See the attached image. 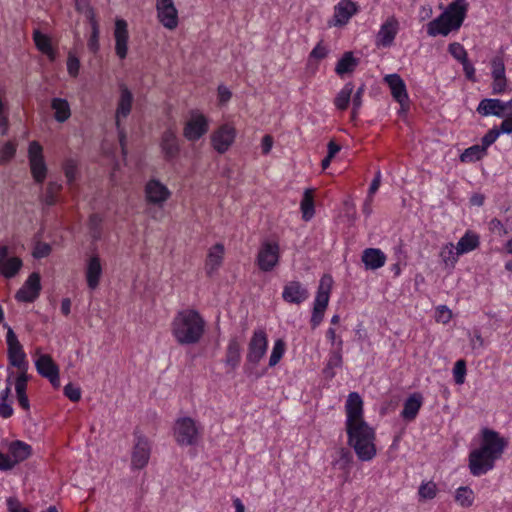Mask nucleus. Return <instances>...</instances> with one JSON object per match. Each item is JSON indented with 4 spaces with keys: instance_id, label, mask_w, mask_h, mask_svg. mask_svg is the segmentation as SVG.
<instances>
[{
    "instance_id": "b1692460",
    "label": "nucleus",
    "mask_w": 512,
    "mask_h": 512,
    "mask_svg": "<svg viewBox=\"0 0 512 512\" xmlns=\"http://www.w3.org/2000/svg\"><path fill=\"white\" fill-rule=\"evenodd\" d=\"M120 97L116 109V127H119L121 118H126L131 112L133 103V94L124 84H120Z\"/></svg>"
},
{
    "instance_id": "f8f14e48",
    "label": "nucleus",
    "mask_w": 512,
    "mask_h": 512,
    "mask_svg": "<svg viewBox=\"0 0 512 512\" xmlns=\"http://www.w3.org/2000/svg\"><path fill=\"white\" fill-rule=\"evenodd\" d=\"M236 136V130L229 124L220 126L211 135V142L214 149L220 153H225L233 144Z\"/></svg>"
},
{
    "instance_id": "69168bd1",
    "label": "nucleus",
    "mask_w": 512,
    "mask_h": 512,
    "mask_svg": "<svg viewBox=\"0 0 512 512\" xmlns=\"http://www.w3.org/2000/svg\"><path fill=\"white\" fill-rule=\"evenodd\" d=\"M51 252V247L47 243L39 242L36 244L33 250V256L37 259L44 258L48 256Z\"/></svg>"
},
{
    "instance_id": "4c0bfd02",
    "label": "nucleus",
    "mask_w": 512,
    "mask_h": 512,
    "mask_svg": "<svg viewBox=\"0 0 512 512\" xmlns=\"http://www.w3.org/2000/svg\"><path fill=\"white\" fill-rule=\"evenodd\" d=\"M354 86L351 82H348L344 85V87L340 90L334 100L335 106L339 110H346L349 106L351 95L353 93Z\"/></svg>"
},
{
    "instance_id": "4be33fe9",
    "label": "nucleus",
    "mask_w": 512,
    "mask_h": 512,
    "mask_svg": "<svg viewBox=\"0 0 512 512\" xmlns=\"http://www.w3.org/2000/svg\"><path fill=\"white\" fill-rule=\"evenodd\" d=\"M23 265L19 257L8 258V247H0V273L5 278H13L19 272Z\"/></svg>"
},
{
    "instance_id": "bf43d9fd",
    "label": "nucleus",
    "mask_w": 512,
    "mask_h": 512,
    "mask_svg": "<svg viewBox=\"0 0 512 512\" xmlns=\"http://www.w3.org/2000/svg\"><path fill=\"white\" fill-rule=\"evenodd\" d=\"M500 135V131L497 128L490 129L481 139V146L487 150V148L492 145Z\"/></svg>"
},
{
    "instance_id": "cd10ccee",
    "label": "nucleus",
    "mask_w": 512,
    "mask_h": 512,
    "mask_svg": "<svg viewBox=\"0 0 512 512\" xmlns=\"http://www.w3.org/2000/svg\"><path fill=\"white\" fill-rule=\"evenodd\" d=\"M101 275L102 266L100 263V258L97 255H94L90 257L86 269L87 285L91 290H94L98 287Z\"/></svg>"
},
{
    "instance_id": "39448f33",
    "label": "nucleus",
    "mask_w": 512,
    "mask_h": 512,
    "mask_svg": "<svg viewBox=\"0 0 512 512\" xmlns=\"http://www.w3.org/2000/svg\"><path fill=\"white\" fill-rule=\"evenodd\" d=\"M268 339L267 334L263 329L254 331L249 344L248 352L246 355V364L244 366L245 372L252 375V370L258 365L267 351Z\"/></svg>"
},
{
    "instance_id": "f3484780",
    "label": "nucleus",
    "mask_w": 512,
    "mask_h": 512,
    "mask_svg": "<svg viewBox=\"0 0 512 512\" xmlns=\"http://www.w3.org/2000/svg\"><path fill=\"white\" fill-rule=\"evenodd\" d=\"M399 30V22L395 17H389L380 27L376 35V46L378 47H389L393 44V41Z\"/></svg>"
},
{
    "instance_id": "2f4dec72",
    "label": "nucleus",
    "mask_w": 512,
    "mask_h": 512,
    "mask_svg": "<svg viewBox=\"0 0 512 512\" xmlns=\"http://www.w3.org/2000/svg\"><path fill=\"white\" fill-rule=\"evenodd\" d=\"M224 254V246L220 243L215 244L209 251L205 269L208 275H212L221 265Z\"/></svg>"
},
{
    "instance_id": "ddd939ff",
    "label": "nucleus",
    "mask_w": 512,
    "mask_h": 512,
    "mask_svg": "<svg viewBox=\"0 0 512 512\" xmlns=\"http://www.w3.org/2000/svg\"><path fill=\"white\" fill-rule=\"evenodd\" d=\"M157 17L159 22L167 29H174L178 25V11L173 0H157Z\"/></svg>"
},
{
    "instance_id": "f257e3e1",
    "label": "nucleus",
    "mask_w": 512,
    "mask_h": 512,
    "mask_svg": "<svg viewBox=\"0 0 512 512\" xmlns=\"http://www.w3.org/2000/svg\"><path fill=\"white\" fill-rule=\"evenodd\" d=\"M505 438L494 430H482V439L479 448L469 454V469L473 476H481L492 470L495 462L500 459L507 447Z\"/></svg>"
},
{
    "instance_id": "bb28decb",
    "label": "nucleus",
    "mask_w": 512,
    "mask_h": 512,
    "mask_svg": "<svg viewBox=\"0 0 512 512\" xmlns=\"http://www.w3.org/2000/svg\"><path fill=\"white\" fill-rule=\"evenodd\" d=\"M362 262L368 270H376L384 266L386 262L385 254L377 248H367L362 253Z\"/></svg>"
},
{
    "instance_id": "6e6552de",
    "label": "nucleus",
    "mask_w": 512,
    "mask_h": 512,
    "mask_svg": "<svg viewBox=\"0 0 512 512\" xmlns=\"http://www.w3.org/2000/svg\"><path fill=\"white\" fill-rule=\"evenodd\" d=\"M28 156L33 178L37 183H42L46 178L47 167L42 155V147L38 142L33 141L29 144Z\"/></svg>"
},
{
    "instance_id": "c85d7f7f",
    "label": "nucleus",
    "mask_w": 512,
    "mask_h": 512,
    "mask_svg": "<svg viewBox=\"0 0 512 512\" xmlns=\"http://www.w3.org/2000/svg\"><path fill=\"white\" fill-rule=\"evenodd\" d=\"M422 406V396L418 393L410 395L404 402L401 416L406 421H412L418 415Z\"/></svg>"
},
{
    "instance_id": "f704fd0d",
    "label": "nucleus",
    "mask_w": 512,
    "mask_h": 512,
    "mask_svg": "<svg viewBox=\"0 0 512 512\" xmlns=\"http://www.w3.org/2000/svg\"><path fill=\"white\" fill-rule=\"evenodd\" d=\"M51 107L55 111V119L58 122H65L71 115L70 106L66 99L53 98Z\"/></svg>"
},
{
    "instance_id": "9b49d317",
    "label": "nucleus",
    "mask_w": 512,
    "mask_h": 512,
    "mask_svg": "<svg viewBox=\"0 0 512 512\" xmlns=\"http://www.w3.org/2000/svg\"><path fill=\"white\" fill-rule=\"evenodd\" d=\"M384 82L389 86L394 100L400 104L401 112H406L409 108V96L403 79L394 73L386 75Z\"/></svg>"
},
{
    "instance_id": "a878e982",
    "label": "nucleus",
    "mask_w": 512,
    "mask_h": 512,
    "mask_svg": "<svg viewBox=\"0 0 512 512\" xmlns=\"http://www.w3.org/2000/svg\"><path fill=\"white\" fill-rule=\"evenodd\" d=\"M477 112L482 116L504 117L503 101L496 98H485L480 101Z\"/></svg>"
},
{
    "instance_id": "20e7f679",
    "label": "nucleus",
    "mask_w": 512,
    "mask_h": 512,
    "mask_svg": "<svg viewBox=\"0 0 512 512\" xmlns=\"http://www.w3.org/2000/svg\"><path fill=\"white\" fill-rule=\"evenodd\" d=\"M467 10L468 4L465 0H454L440 16L427 24L428 35L447 36L452 30L459 29L466 17Z\"/></svg>"
},
{
    "instance_id": "774afa93",
    "label": "nucleus",
    "mask_w": 512,
    "mask_h": 512,
    "mask_svg": "<svg viewBox=\"0 0 512 512\" xmlns=\"http://www.w3.org/2000/svg\"><path fill=\"white\" fill-rule=\"evenodd\" d=\"M7 507L9 512H29V510L24 507L17 498H8Z\"/></svg>"
},
{
    "instance_id": "a19ab883",
    "label": "nucleus",
    "mask_w": 512,
    "mask_h": 512,
    "mask_svg": "<svg viewBox=\"0 0 512 512\" xmlns=\"http://www.w3.org/2000/svg\"><path fill=\"white\" fill-rule=\"evenodd\" d=\"M301 210L303 214V219L308 221L314 215V202L311 194V190L306 189L304 192L303 199L301 201Z\"/></svg>"
},
{
    "instance_id": "3c124183",
    "label": "nucleus",
    "mask_w": 512,
    "mask_h": 512,
    "mask_svg": "<svg viewBox=\"0 0 512 512\" xmlns=\"http://www.w3.org/2000/svg\"><path fill=\"white\" fill-rule=\"evenodd\" d=\"M448 51L459 62L467 60V52L460 43H451L448 47Z\"/></svg>"
},
{
    "instance_id": "09e8293b",
    "label": "nucleus",
    "mask_w": 512,
    "mask_h": 512,
    "mask_svg": "<svg viewBox=\"0 0 512 512\" xmlns=\"http://www.w3.org/2000/svg\"><path fill=\"white\" fill-rule=\"evenodd\" d=\"M320 302H314L312 317H311V326L312 328H316L323 320L325 310L328 306V304H322V306H319Z\"/></svg>"
},
{
    "instance_id": "e2e57ef3",
    "label": "nucleus",
    "mask_w": 512,
    "mask_h": 512,
    "mask_svg": "<svg viewBox=\"0 0 512 512\" xmlns=\"http://www.w3.org/2000/svg\"><path fill=\"white\" fill-rule=\"evenodd\" d=\"M80 68V61L79 59L73 55L72 53H69L68 60H67V70L68 73L71 76H77Z\"/></svg>"
},
{
    "instance_id": "f03ea898",
    "label": "nucleus",
    "mask_w": 512,
    "mask_h": 512,
    "mask_svg": "<svg viewBox=\"0 0 512 512\" xmlns=\"http://www.w3.org/2000/svg\"><path fill=\"white\" fill-rule=\"evenodd\" d=\"M205 321L198 311L186 309L177 313L172 322V333L181 345L196 344L204 334Z\"/></svg>"
},
{
    "instance_id": "49530a36",
    "label": "nucleus",
    "mask_w": 512,
    "mask_h": 512,
    "mask_svg": "<svg viewBox=\"0 0 512 512\" xmlns=\"http://www.w3.org/2000/svg\"><path fill=\"white\" fill-rule=\"evenodd\" d=\"M436 493L437 487L432 481L422 483L418 490L420 498L424 500L433 499L436 496Z\"/></svg>"
},
{
    "instance_id": "ea45409f",
    "label": "nucleus",
    "mask_w": 512,
    "mask_h": 512,
    "mask_svg": "<svg viewBox=\"0 0 512 512\" xmlns=\"http://www.w3.org/2000/svg\"><path fill=\"white\" fill-rule=\"evenodd\" d=\"M486 155V150L481 145H473L464 150L460 155L462 162H475L482 159Z\"/></svg>"
},
{
    "instance_id": "5fc2aeb1",
    "label": "nucleus",
    "mask_w": 512,
    "mask_h": 512,
    "mask_svg": "<svg viewBox=\"0 0 512 512\" xmlns=\"http://www.w3.org/2000/svg\"><path fill=\"white\" fill-rule=\"evenodd\" d=\"M88 48L91 52L96 53L99 50V26L98 23L93 22L91 28V35L88 40Z\"/></svg>"
},
{
    "instance_id": "9d476101",
    "label": "nucleus",
    "mask_w": 512,
    "mask_h": 512,
    "mask_svg": "<svg viewBox=\"0 0 512 512\" xmlns=\"http://www.w3.org/2000/svg\"><path fill=\"white\" fill-rule=\"evenodd\" d=\"M136 442L133 447L132 456H131V467L132 469H142L144 468L150 459L151 454V446L148 439L135 432Z\"/></svg>"
},
{
    "instance_id": "7ed1b4c3",
    "label": "nucleus",
    "mask_w": 512,
    "mask_h": 512,
    "mask_svg": "<svg viewBox=\"0 0 512 512\" xmlns=\"http://www.w3.org/2000/svg\"><path fill=\"white\" fill-rule=\"evenodd\" d=\"M348 445L360 461H370L376 455L375 431L366 421L346 425Z\"/></svg>"
},
{
    "instance_id": "0eeeda50",
    "label": "nucleus",
    "mask_w": 512,
    "mask_h": 512,
    "mask_svg": "<svg viewBox=\"0 0 512 512\" xmlns=\"http://www.w3.org/2000/svg\"><path fill=\"white\" fill-rule=\"evenodd\" d=\"M174 435L181 446H191L197 442L198 430L195 421L190 417L180 418L174 426Z\"/></svg>"
},
{
    "instance_id": "a18cd8bd",
    "label": "nucleus",
    "mask_w": 512,
    "mask_h": 512,
    "mask_svg": "<svg viewBox=\"0 0 512 512\" xmlns=\"http://www.w3.org/2000/svg\"><path fill=\"white\" fill-rule=\"evenodd\" d=\"M60 189H61V185H59L55 182H49L47 185V188H46V193L43 197V202L47 206H53L57 201L56 194L58 193V191Z\"/></svg>"
},
{
    "instance_id": "6ab92c4d",
    "label": "nucleus",
    "mask_w": 512,
    "mask_h": 512,
    "mask_svg": "<svg viewBox=\"0 0 512 512\" xmlns=\"http://www.w3.org/2000/svg\"><path fill=\"white\" fill-rule=\"evenodd\" d=\"M161 151L167 161L175 159L180 153L179 138L176 132L168 128L161 137L160 142Z\"/></svg>"
},
{
    "instance_id": "603ef678",
    "label": "nucleus",
    "mask_w": 512,
    "mask_h": 512,
    "mask_svg": "<svg viewBox=\"0 0 512 512\" xmlns=\"http://www.w3.org/2000/svg\"><path fill=\"white\" fill-rule=\"evenodd\" d=\"M341 345L342 340L338 342L339 349L332 351L329 356V360L327 363V370L338 368L342 365V355H341Z\"/></svg>"
},
{
    "instance_id": "dca6fc26",
    "label": "nucleus",
    "mask_w": 512,
    "mask_h": 512,
    "mask_svg": "<svg viewBox=\"0 0 512 512\" xmlns=\"http://www.w3.org/2000/svg\"><path fill=\"white\" fill-rule=\"evenodd\" d=\"M208 131V122L202 114L192 115L183 129V135L188 141H197Z\"/></svg>"
},
{
    "instance_id": "72a5a7b5",
    "label": "nucleus",
    "mask_w": 512,
    "mask_h": 512,
    "mask_svg": "<svg viewBox=\"0 0 512 512\" xmlns=\"http://www.w3.org/2000/svg\"><path fill=\"white\" fill-rule=\"evenodd\" d=\"M358 63L359 60L353 56L352 52H345L342 58L338 60L335 72L340 76L351 73L356 69Z\"/></svg>"
},
{
    "instance_id": "7c9ffc66",
    "label": "nucleus",
    "mask_w": 512,
    "mask_h": 512,
    "mask_svg": "<svg viewBox=\"0 0 512 512\" xmlns=\"http://www.w3.org/2000/svg\"><path fill=\"white\" fill-rule=\"evenodd\" d=\"M8 451L14 465H16L17 463L26 460L31 455L32 448L29 444L16 440L9 444Z\"/></svg>"
},
{
    "instance_id": "393cba45",
    "label": "nucleus",
    "mask_w": 512,
    "mask_h": 512,
    "mask_svg": "<svg viewBox=\"0 0 512 512\" xmlns=\"http://www.w3.org/2000/svg\"><path fill=\"white\" fill-rule=\"evenodd\" d=\"M357 12V7L354 2L350 0H341L334 10V25H345L349 19Z\"/></svg>"
},
{
    "instance_id": "338daca9",
    "label": "nucleus",
    "mask_w": 512,
    "mask_h": 512,
    "mask_svg": "<svg viewBox=\"0 0 512 512\" xmlns=\"http://www.w3.org/2000/svg\"><path fill=\"white\" fill-rule=\"evenodd\" d=\"M507 85V80L505 76H500V78L493 77L492 90L493 94H501L505 91Z\"/></svg>"
},
{
    "instance_id": "4468645a",
    "label": "nucleus",
    "mask_w": 512,
    "mask_h": 512,
    "mask_svg": "<svg viewBox=\"0 0 512 512\" xmlns=\"http://www.w3.org/2000/svg\"><path fill=\"white\" fill-rule=\"evenodd\" d=\"M37 372L47 378L53 387L58 388L60 386L59 379V368L53 361L51 356L47 354L40 355L35 361Z\"/></svg>"
},
{
    "instance_id": "680f3d73",
    "label": "nucleus",
    "mask_w": 512,
    "mask_h": 512,
    "mask_svg": "<svg viewBox=\"0 0 512 512\" xmlns=\"http://www.w3.org/2000/svg\"><path fill=\"white\" fill-rule=\"evenodd\" d=\"M364 90H365L364 85H361L357 89V91L355 92V94L353 96V99H352V105H353L352 118L353 119L356 117L357 111L359 110V108L362 105V96H363Z\"/></svg>"
},
{
    "instance_id": "37998d69",
    "label": "nucleus",
    "mask_w": 512,
    "mask_h": 512,
    "mask_svg": "<svg viewBox=\"0 0 512 512\" xmlns=\"http://www.w3.org/2000/svg\"><path fill=\"white\" fill-rule=\"evenodd\" d=\"M286 344L284 340L277 339L274 343V346L272 348V352L269 358V366L274 367L279 363L281 358L284 355Z\"/></svg>"
},
{
    "instance_id": "a211bd4d",
    "label": "nucleus",
    "mask_w": 512,
    "mask_h": 512,
    "mask_svg": "<svg viewBox=\"0 0 512 512\" xmlns=\"http://www.w3.org/2000/svg\"><path fill=\"white\" fill-rule=\"evenodd\" d=\"M145 194L149 203L162 205L169 199L171 192L159 180L151 179L145 186Z\"/></svg>"
},
{
    "instance_id": "1a4fd4ad",
    "label": "nucleus",
    "mask_w": 512,
    "mask_h": 512,
    "mask_svg": "<svg viewBox=\"0 0 512 512\" xmlns=\"http://www.w3.org/2000/svg\"><path fill=\"white\" fill-rule=\"evenodd\" d=\"M279 261V245L276 242L264 241L257 255V264L261 271H271Z\"/></svg>"
},
{
    "instance_id": "864d4df0",
    "label": "nucleus",
    "mask_w": 512,
    "mask_h": 512,
    "mask_svg": "<svg viewBox=\"0 0 512 512\" xmlns=\"http://www.w3.org/2000/svg\"><path fill=\"white\" fill-rule=\"evenodd\" d=\"M16 153V147L11 142L4 144L0 151V164L9 162Z\"/></svg>"
},
{
    "instance_id": "c03bdc74",
    "label": "nucleus",
    "mask_w": 512,
    "mask_h": 512,
    "mask_svg": "<svg viewBox=\"0 0 512 512\" xmlns=\"http://www.w3.org/2000/svg\"><path fill=\"white\" fill-rule=\"evenodd\" d=\"M458 255L454 252V245L452 243L445 245L440 251V257L446 266H454Z\"/></svg>"
},
{
    "instance_id": "412c9836",
    "label": "nucleus",
    "mask_w": 512,
    "mask_h": 512,
    "mask_svg": "<svg viewBox=\"0 0 512 512\" xmlns=\"http://www.w3.org/2000/svg\"><path fill=\"white\" fill-rule=\"evenodd\" d=\"M346 425L358 421H365L363 418V401L357 392H351L348 395L346 405Z\"/></svg>"
},
{
    "instance_id": "0e129e2a",
    "label": "nucleus",
    "mask_w": 512,
    "mask_h": 512,
    "mask_svg": "<svg viewBox=\"0 0 512 512\" xmlns=\"http://www.w3.org/2000/svg\"><path fill=\"white\" fill-rule=\"evenodd\" d=\"M500 76H505V66L500 57H495L492 60V77L500 78Z\"/></svg>"
},
{
    "instance_id": "4d7b16f0",
    "label": "nucleus",
    "mask_w": 512,
    "mask_h": 512,
    "mask_svg": "<svg viewBox=\"0 0 512 512\" xmlns=\"http://www.w3.org/2000/svg\"><path fill=\"white\" fill-rule=\"evenodd\" d=\"M64 173L69 183L76 179L77 163L73 159H68L64 163Z\"/></svg>"
},
{
    "instance_id": "c756f323",
    "label": "nucleus",
    "mask_w": 512,
    "mask_h": 512,
    "mask_svg": "<svg viewBox=\"0 0 512 512\" xmlns=\"http://www.w3.org/2000/svg\"><path fill=\"white\" fill-rule=\"evenodd\" d=\"M241 344L236 337H232L227 345L225 353V364L232 370L236 369L241 360Z\"/></svg>"
},
{
    "instance_id": "aec40b11",
    "label": "nucleus",
    "mask_w": 512,
    "mask_h": 512,
    "mask_svg": "<svg viewBox=\"0 0 512 512\" xmlns=\"http://www.w3.org/2000/svg\"><path fill=\"white\" fill-rule=\"evenodd\" d=\"M309 297L308 290L299 282H288L282 292V298L285 302L299 305Z\"/></svg>"
},
{
    "instance_id": "79ce46f5",
    "label": "nucleus",
    "mask_w": 512,
    "mask_h": 512,
    "mask_svg": "<svg viewBox=\"0 0 512 512\" xmlns=\"http://www.w3.org/2000/svg\"><path fill=\"white\" fill-rule=\"evenodd\" d=\"M455 500L463 507H469L473 504L474 494L469 487H460L456 491Z\"/></svg>"
},
{
    "instance_id": "e433bc0d",
    "label": "nucleus",
    "mask_w": 512,
    "mask_h": 512,
    "mask_svg": "<svg viewBox=\"0 0 512 512\" xmlns=\"http://www.w3.org/2000/svg\"><path fill=\"white\" fill-rule=\"evenodd\" d=\"M479 245V238L475 234L467 232L457 243L456 254L468 253Z\"/></svg>"
},
{
    "instance_id": "58836bf2",
    "label": "nucleus",
    "mask_w": 512,
    "mask_h": 512,
    "mask_svg": "<svg viewBox=\"0 0 512 512\" xmlns=\"http://www.w3.org/2000/svg\"><path fill=\"white\" fill-rule=\"evenodd\" d=\"M33 39L36 47L44 54L48 55L51 59H54V51L51 46L49 37L36 30L33 34Z\"/></svg>"
},
{
    "instance_id": "8fccbe9b",
    "label": "nucleus",
    "mask_w": 512,
    "mask_h": 512,
    "mask_svg": "<svg viewBox=\"0 0 512 512\" xmlns=\"http://www.w3.org/2000/svg\"><path fill=\"white\" fill-rule=\"evenodd\" d=\"M8 107L0 99V133L6 135L9 129Z\"/></svg>"
},
{
    "instance_id": "2eb2a0df",
    "label": "nucleus",
    "mask_w": 512,
    "mask_h": 512,
    "mask_svg": "<svg viewBox=\"0 0 512 512\" xmlns=\"http://www.w3.org/2000/svg\"><path fill=\"white\" fill-rule=\"evenodd\" d=\"M41 291L40 275L33 272L29 275L23 286L17 291L15 298L19 302H33L35 301Z\"/></svg>"
},
{
    "instance_id": "5701e85b",
    "label": "nucleus",
    "mask_w": 512,
    "mask_h": 512,
    "mask_svg": "<svg viewBox=\"0 0 512 512\" xmlns=\"http://www.w3.org/2000/svg\"><path fill=\"white\" fill-rule=\"evenodd\" d=\"M115 51L120 59H124L127 56V43H128V30L127 22L123 19H117L115 22Z\"/></svg>"
},
{
    "instance_id": "c9c22d12",
    "label": "nucleus",
    "mask_w": 512,
    "mask_h": 512,
    "mask_svg": "<svg viewBox=\"0 0 512 512\" xmlns=\"http://www.w3.org/2000/svg\"><path fill=\"white\" fill-rule=\"evenodd\" d=\"M332 283V277L329 275H324L320 279V283L315 298L316 302H320L319 306H322V304H328Z\"/></svg>"
},
{
    "instance_id": "de8ad7c7",
    "label": "nucleus",
    "mask_w": 512,
    "mask_h": 512,
    "mask_svg": "<svg viewBox=\"0 0 512 512\" xmlns=\"http://www.w3.org/2000/svg\"><path fill=\"white\" fill-rule=\"evenodd\" d=\"M338 453L339 458L335 460L334 465L338 466L341 470L348 469L353 459L352 453L345 448H341Z\"/></svg>"
},
{
    "instance_id": "052dcab7",
    "label": "nucleus",
    "mask_w": 512,
    "mask_h": 512,
    "mask_svg": "<svg viewBox=\"0 0 512 512\" xmlns=\"http://www.w3.org/2000/svg\"><path fill=\"white\" fill-rule=\"evenodd\" d=\"M64 395L71 401L77 402L81 398V390L79 387L69 383L64 387Z\"/></svg>"
},
{
    "instance_id": "6e6d98bb",
    "label": "nucleus",
    "mask_w": 512,
    "mask_h": 512,
    "mask_svg": "<svg viewBox=\"0 0 512 512\" xmlns=\"http://www.w3.org/2000/svg\"><path fill=\"white\" fill-rule=\"evenodd\" d=\"M454 379L457 384H463L466 375V363L464 360H458L453 368Z\"/></svg>"
},
{
    "instance_id": "473e14b6",
    "label": "nucleus",
    "mask_w": 512,
    "mask_h": 512,
    "mask_svg": "<svg viewBox=\"0 0 512 512\" xmlns=\"http://www.w3.org/2000/svg\"><path fill=\"white\" fill-rule=\"evenodd\" d=\"M28 375L26 372H21V374L17 377L15 383V390L19 405L24 410H29L30 404L28 397L26 395V387H27Z\"/></svg>"
},
{
    "instance_id": "13d9d810",
    "label": "nucleus",
    "mask_w": 512,
    "mask_h": 512,
    "mask_svg": "<svg viewBox=\"0 0 512 512\" xmlns=\"http://www.w3.org/2000/svg\"><path fill=\"white\" fill-rule=\"evenodd\" d=\"M101 222H102V219L99 215L93 214L90 216L89 225H90V229H91V235H92V238L95 240L100 238Z\"/></svg>"
},
{
    "instance_id": "423d86ee",
    "label": "nucleus",
    "mask_w": 512,
    "mask_h": 512,
    "mask_svg": "<svg viewBox=\"0 0 512 512\" xmlns=\"http://www.w3.org/2000/svg\"><path fill=\"white\" fill-rule=\"evenodd\" d=\"M3 327L7 329L6 343L8 346V359L12 366L18 368L22 372L27 370L26 354L23 351L21 343L18 341L13 329L4 323Z\"/></svg>"
}]
</instances>
